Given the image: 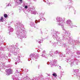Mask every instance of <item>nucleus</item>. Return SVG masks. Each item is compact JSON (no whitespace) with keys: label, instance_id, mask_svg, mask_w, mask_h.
<instances>
[{"label":"nucleus","instance_id":"nucleus-1","mask_svg":"<svg viewBox=\"0 0 80 80\" xmlns=\"http://www.w3.org/2000/svg\"><path fill=\"white\" fill-rule=\"evenodd\" d=\"M64 20H62V19L60 18H56L58 22H60L59 23L60 24H59V25H63V21L65 20V18H64Z\"/></svg>","mask_w":80,"mask_h":80},{"label":"nucleus","instance_id":"nucleus-2","mask_svg":"<svg viewBox=\"0 0 80 80\" xmlns=\"http://www.w3.org/2000/svg\"><path fill=\"white\" fill-rule=\"evenodd\" d=\"M6 71L7 72V75H8L12 73V70L11 69H6Z\"/></svg>","mask_w":80,"mask_h":80},{"label":"nucleus","instance_id":"nucleus-3","mask_svg":"<svg viewBox=\"0 0 80 80\" xmlns=\"http://www.w3.org/2000/svg\"><path fill=\"white\" fill-rule=\"evenodd\" d=\"M19 0V1H20V3L19 2H17V3L18 4H21V3H22V0Z\"/></svg>","mask_w":80,"mask_h":80},{"label":"nucleus","instance_id":"nucleus-4","mask_svg":"<svg viewBox=\"0 0 80 80\" xmlns=\"http://www.w3.org/2000/svg\"><path fill=\"white\" fill-rule=\"evenodd\" d=\"M0 21L1 22H3V17H1V18L0 19Z\"/></svg>","mask_w":80,"mask_h":80},{"label":"nucleus","instance_id":"nucleus-5","mask_svg":"<svg viewBox=\"0 0 80 80\" xmlns=\"http://www.w3.org/2000/svg\"><path fill=\"white\" fill-rule=\"evenodd\" d=\"M71 23V21L70 20H68L67 21V23Z\"/></svg>","mask_w":80,"mask_h":80},{"label":"nucleus","instance_id":"nucleus-6","mask_svg":"<svg viewBox=\"0 0 80 80\" xmlns=\"http://www.w3.org/2000/svg\"><path fill=\"white\" fill-rule=\"evenodd\" d=\"M10 31L11 32H12L13 31V28H11L10 29Z\"/></svg>","mask_w":80,"mask_h":80},{"label":"nucleus","instance_id":"nucleus-7","mask_svg":"<svg viewBox=\"0 0 80 80\" xmlns=\"http://www.w3.org/2000/svg\"><path fill=\"white\" fill-rule=\"evenodd\" d=\"M52 75H53L54 77H57V74L55 73H53L52 74Z\"/></svg>","mask_w":80,"mask_h":80},{"label":"nucleus","instance_id":"nucleus-8","mask_svg":"<svg viewBox=\"0 0 80 80\" xmlns=\"http://www.w3.org/2000/svg\"><path fill=\"white\" fill-rule=\"evenodd\" d=\"M4 17L5 18H7L8 17V15L7 14H4Z\"/></svg>","mask_w":80,"mask_h":80},{"label":"nucleus","instance_id":"nucleus-9","mask_svg":"<svg viewBox=\"0 0 80 80\" xmlns=\"http://www.w3.org/2000/svg\"><path fill=\"white\" fill-rule=\"evenodd\" d=\"M28 8V6H26L25 7V8Z\"/></svg>","mask_w":80,"mask_h":80},{"label":"nucleus","instance_id":"nucleus-10","mask_svg":"<svg viewBox=\"0 0 80 80\" xmlns=\"http://www.w3.org/2000/svg\"><path fill=\"white\" fill-rule=\"evenodd\" d=\"M62 28H63V26H62Z\"/></svg>","mask_w":80,"mask_h":80},{"label":"nucleus","instance_id":"nucleus-11","mask_svg":"<svg viewBox=\"0 0 80 80\" xmlns=\"http://www.w3.org/2000/svg\"><path fill=\"white\" fill-rule=\"evenodd\" d=\"M39 43H41V42L39 41Z\"/></svg>","mask_w":80,"mask_h":80},{"label":"nucleus","instance_id":"nucleus-12","mask_svg":"<svg viewBox=\"0 0 80 80\" xmlns=\"http://www.w3.org/2000/svg\"><path fill=\"white\" fill-rule=\"evenodd\" d=\"M15 64L16 65H17V62H16L15 63Z\"/></svg>","mask_w":80,"mask_h":80},{"label":"nucleus","instance_id":"nucleus-13","mask_svg":"<svg viewBox=\"0 0 80 80\" xmlns=\"http://www.w3.org/2000/svg\"><path fill=\"white\" fill-rule=\"evenodd\" d=\"M33 14H36V12H35V13H33Z\"/></svg>","mask_w":80,"mask_h":80},{"label":"nucleus","instance_id":"nucleus-14","mask_svg":"<svg viewBox=\"0 0 80 80\" xmlns=\"http://www.w3.org/2000/svg\"><path fill=\"white\" fill-rule=\"evenodd\" d=\"M42 57H43V55L42 54Z\"/></svg>","mask_w":80,"mask_h":80},{"label":"nucleus","instance_id":"nucleus-15","mask_svg":"<svg viewBox=\"0 0 80 80\" xmlns=\"http://www.w3.org/2000/svg\"><path fill=\"white\" fill-rule=\"evenodd\" d=\"M43 52H45V51H43Z\"/></svg>","mask_w":80,"mask_h":80},{"label":"nucleus","instance_id":"nucleus-16","mask_svg":"<svg viewBox=\"0 0 80 80\" xmlns=\"http://www.w3.org/2000/svg\"><path fill=\"white\" fill-rule=\"evenodd\" d=\"M8 6H9V4H8Z\"/></svg>","mask_w":80,"mask_h":80},{"label":"nucleus","instance_id":"nucleus-17","mask_svg":"<svg viewBox=\"0 0 80 80\" xmlns=\"http://www.w3.org/2000/svg\"><path fill=\"white\" fill-rule=\"evenodd\" d=\"M60 67H61L60 66H59Z\"/></svg>","mask_w":80,"mask_h":80},{"label":"nucleus","instance_id":"nucleus-18","mask_svg":"<svg viewBox=\"0 0 80 80\" xmlns=\"http://www.w3.org/2000/svg\"><path fill=\"white\" fill-rule=\"evenodd\" d=\"M71 65H72V64H71Z\"/></svg>","mask_w":80,"mask_h":80}]
</instances>
